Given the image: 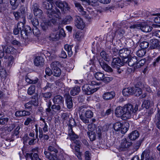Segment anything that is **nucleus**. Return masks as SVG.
<instances>
[{"instance_id": "f257e3e1", "label": "nucleus", "mask_w": 160, "mask_h": 160, "mask_svg": "<svg viewBox=\"0 0 160 160\" xmlns=\"http://www.w3.org/2000/svg\"><path fill=\"white\" fill-rule=\"evenodd\" d=\"M53 3H48L46 2H43L42 7L45 9L48 10L47 12L48 16L50 18L49 20L54 24L56 22V18H59L61 15V12L60 10L55 8L54 9L53 8Z\"/></svg>"}, {"instance_id": "f03ea898", "label": "nucleus", "mask_w": 160, "mask_h": 160, "mask_svg": "<svg viewBox=\"0 0 160 160\" xmlns=\"http://www.w3.org/2000/svg\"><path fill=\"white\" fill-rule=\"evenodd\" d=\"M48 150L50 152H53L55 154H51L48 152L45 151L44 154L46 157L49 160H56L58 158L57 154L58 152L57 147L54 145L49 146L48 147Z\"/></svg>"}, {"instance_id": "7ed1b4c3", "label": "nucleus", "mask_w": 160, "mask_h": 160, "mask_svg": "<svg viewBox=\"0 0 160 160\" xmlns=\"http://www.w3.org/2000/svg\"><path fill=\"white\" fill-rule=\"evenodd\" d=\"M124 114L123 115L124 120L130 118L134 114L133 106L131 104H127L123 106Z\"/></svg>"}, {"instance_id": "20e7f679", "label": "nucleus", "mask_w": 160, "mask_h": 160, "mask_svg": "<svg viewBox=\"0 0 160 160\" xmlns=\"http://www.w3.org/2000/svg\"><path fill=\"white\" fill-rule=\"evenodd\" d=\"M131 29H140L144 32H149L152 30V28L145 23L132 25L129 27Z\"/></svg>"}, {"instance_id": "39448f33", "label": "nucleus", "mask_w": 160, "mask_h": 160, "mask_svg": "<svg viewBox=\"0 0 160 160\" xmlns=\"http://www.w3.org/2000/svg\"><path fill=\"white\" fill-rule=\"evenodd\" d=\"M112 59L111 64V66L113 68H118L119 66H123L126 63V62L127 60V58H125V60H121L120 58L118 57H112Z\"/></svg>"}, {"instance_id": "423d86ee", "label": "nucleus", "mask_w": 160, "mask_h": 160, "mask_svg": "<svg viewBox=\"0 0 160 160\" xmlns=\"http://www.w3.org/2000/svg\"><path fill=\"white\" fill-rule=\"evenodd\" d=\"M25 10L24 7L23 6H21L18 12H13V14L17 20H25Z\"/></svg>"}, {"instance_id": "0eeeda50", "label": "nucleus", "mask_w": 160, "mask_h": 160, "mask_svg": "<svg viewBox=\"0 0 160 160\" xmlns=\"http://www.w3.org/2000/svg\"><path fill=\"white\" fill-rule=\"evenodd\" d=\"M98 88H94L92 85L86 84L82 87V90L85 94L90 95L97 91Z\"/></svg>"}, {"instance_id": "6e6552de", "label": "nucleus", "mask_w": 160, "mask_h": 160, "mask_svg": "<svg viewBox=\"0 0 160 160\" xmlns=\"http://www.w3.org/2000/svg\"><path fill=\"white\" fill-rule=\"evenodd\" d=\"M55 3L57 7L64 12H65V11H69L70 9L68 4L66 2L58 0Z\"/></svg>"}, {"instance_id": "1a4fd4ad", "label": "nucleus", "mask_w": 160, "mask_h": 160, "mask_svg": "<svg viewBox=\"0 0 160 160\" xmlns=\"http://www.w3.org/2000/svg\"><path fill=\"white\" fill-rule=\"evenodd\" d=\"M84 115L85 117L83 115L81 114L80 116V118L84 123H88L89 122L88 118H91L92 117L93 113L90 110H87L86 111Z\"/></svg>"}, {"instance_id": "9d476101", "label": "nucleus", "mask_w": 160, "mask_h": 160, "mask_svg": "<svg viewBox=\"0 0 160 160\" xmlns=\"http://www.w3.org/2000/svg\"><path fill=\"white\" fill-rule=\"evenodd\" d=\"M132 144V143L131 142L128 141L126 138H123L121 141L119 147V150L121 151L125 150L130 146Z\"/></svg>"}, {"instance_id": "9b49d317", "label": "nucleus", "mask_w": 160, "mask_h": 160, "mask_svg": "<svg viewBox=\"0 0 160 160\" xmlns=\"http://www.w3.org/2000/svg\"><path fill=\"white\" fill-rule=\"evenodd\" d=\"M98 60L101 68L105 71L108 72H113L112 68L106 63L102 59H98Z\"/></svg>"}, {"instance_id": "f8f14e48", "label": "nucleus", "mask_w": 160, "mask_h": 160, "mask_svg": "<svg viewBox=\"0 0 160 160\" xmlns=\"http://www.w3.org/2000/svg\"><path fill=\"white\" fill-rule=\"evenodd\" d=\"M32 9L34 15L39 18H41L43 12L39 8L38 5L37 3H35L33 5Z\"/></svg>"}, {"instance_id": "ddd939ff", "label": "nucleus", "mask_w": 160, "mask_h": 160, "mask_svg": "<svg viewBox=\"0 0 160 160\" xmlns=\"http://www.w3.org/2000/svg\"><path fill=\"white\" fill-rule=\"evenodd\" d=\"M130 51L128 48H123L120 49L118 52L119 56L122 57V59L125 60V58L128 59V56L130 54Z\"/></svg>"}, {"instance_id": "4468645a", "label": "nucleus", "mask_w": 160, "mask_h": 160, "mask_svg": "<svg viewBox=\"0 0 160 160\" xmlns=\"http://www.w3.org/2000/svg\"><path fill=\"white\" fill-rule=\"evenodd\" d=\"M75 25L78 29H83L85 26V23L82 19L79 17H77L75 22Z\"/></svg>"}, {"instance_id": "2eb2a0df", "label": "nucleus", "mask_w": 160, "mask_h": 160, "mask_svg": "<svg viewBox=\"0 0 160 160\" xmlns=\"http://www.w3.org/2000/svg\"><path fill=\"white\" fill-rule=\"evenodd\" d=\"M65 102L67 108L70 109H72L73 106L72 98L69 94H66Z\"/></svg>"}, {"instance_id": "dca6fc26", "label": "nucleus", "mask_w": 160, "mask_h": 160, "mask_svg": "<svg viewBox=\"0 0 160 160\" xmlns=\"http://www.w3.org/2000/svg\"><path fill=\"white\" fill-rule=\"evenodd\" d=\"M52 101L54 104L61 105L63 103L64 100L62 97L58 95L54 97Z\"/></svg>"}, {"instance_id": "f3484780", "label": "nucleus", "mask_w": 160, "mask_h": 160, "mask_svg": "<svg viewBox=\"0 0 160 160\" xmlns=\"http://www.w3.org/2000/svg\"><path fill=\"white\" fill-rule=\"evenodd\" d=\"M26 160H42L39 158L38 154L36 153H27Z\"/></svg>"}, {"instance_id": "a211bd4d", "label": "nucleus", "mask_w": 160, "mask_h": 160, "mask_svg": "<svg viewBox=\"0 0 160 160\" xmlns=\"http://www.w3.org/2000/svg\"><path fill=\"white\" fill-rule=\"evenodd\" d=\"M115 113L117 117H122V119L124 120L123 115L124 112L123 107L121 106L118 107L115 110Z\"/></svg>"}, {"instance_id": "6ab92c4d", "label": "nucleus", "mask_w": 160, "mask_h": 160, "mask_svg": "<svg viewBox=\"0 0 160 160\" xmlns=\"http://www.w3.org/2000/svg\"><path fill=\"white\" fill-rule=\"evenodd\" d=\"M44 61V59L42 57L40 56H38L35 59L34 64L36 66H41L43 65Z\"/></svg>"}, {"instance_id": "aec40b11", "label": "nucleus", "mask_w": 160, "mask_h": 160, "mask_svg": "<svg viewBox=\"0 0 160 160\" xmlns=\"http://www.w3.org/2000/svg\"><path fill=\"white\" fill-rule=\"evenodd\" d=\"M74 3L75 7L77 8V9L80 12L81 15H86V12L84 10L83 8L81 6L80 3L76 1H74Z\"/></svg>"}, {"instance_id": "412c9836", "label": "nucleus", "mask_w": 160, "mask_h": 160, "mask_svg": "<svg viewBox=\"0 0 160 160\" xmlns=\"http://www.w3.org/2000/svg\"><path fill=\"white\" fill-rule=\"evenodd\" d=\"M115 93L113 92L105 93L103 95V98L106 100H110L113 98L115 96Z\"/></svg>"}, {"instance_id": "4be33fe9", "label": "nucleus", "mask_w": 160, "mask_h": 160, "mask_svg": "<svg viewBox=\"0 0 160 160\" xmlns=\"http://www.w3.org/2000/svg\"><path fill=\"white\" fill-rule=\"evenodd\" d=\"M128 60L126 62V63L128 62V65L130 67L134 65L137 62V58L136 57H128Z\"/></svg>"}, {"instance_id": "5701e85b", "label": "nucleus", "mask_w": 160, "mask_h": 160, "mask_svg": "<svg viewBox=\"0 0 160 160\" xmlns=\"http://www.w3.org/2000/svg\"><path fill=\"white\" fill-rule=\"evenodd\" d=\"M139 136V134L137 131L135 130L132 132L128 136L130 139L131 140H135Z\"/></svg>"}, {"instance_id": "b1692460", "label": "nucleus", "mask_w": 160, "mask_h": 160, "mask_svg": "<svg viewBox=\"0 0 160 160\" xmlns=\"http://www.w3.org/2000/svg\"><path fill=\"white\" fill-rule=\"evenodd\" d=\"M153 105L154 103L152 101L147 100L143 101L142 105L143 107L146 109H148L153 106Z\"/></svg>"}, {"instance_id": "393cba45", "label": "nucleus", "mask_w": 160, "mask_h": 160, "mask_svg": "<svg viewBox=\"0 0 160 160\" xmlns=\"http://www.w3.org/2000/svg\"><path fill=\"white\" fill-rule=\"evenodd\" d=\"M73 20L72 18L70 15L66 16L62 21V24L66 25L69 24Z\"/></svg>"}, {"instance_id": "a878e982", "label": "nucleus", "mask_w": 160, "mask_h": 160, "mask_svg": "<svg viewBox=\"0 0 160 160\" xmlns=\"http://www.w3.org/2000/svg\"><path fill=\"white\" fill-rule=\"evenodd\" d=\"M80 91V87L78 86H76L71 89L70 92L72 95L74 96L78 94Z\"/></svg>"}, {"instance_id": "bb28decb", "label": "nucleus", "mask_w": 160, "mask_h": 160, "mask_svg": "<svg viewBox=\"0 0 160 160\" xmlns=\"http://www.w3.org/2000/svg\"><path fill=\"white\" fill-rule=\"evenodd\" d=\"M150 47L152 49L156 48L159 46V42L156 39H152L151 40Z\"/></svg>"}, {"instance_id": "cd10ccee", "label": "nucleus", "mask_w": 160, "mask_h": 160, "mask_svg": "<svg viewBox=\"0 0 160 160\" xmlns=\"http://www.w3.org/2000/svg\"><path fill=\"white\" fill-rule=\"evenodd\" d=\"M133 88H125L122 91V94L125 96H128L132 94Z\"/></svg>"}, {"instance_id": "c85d7f7f", "label": "nucleus", "mask_w": 160, "mask_h": 160, "mask_svg": "<svg viewBox=\"0 0 160 160\" xmlns=\"http://www.w3.org/2000/svg\"><path fill=\"white\" fill-rule=\"evenodd\" d=\"M72 46L68 44L65 45L64 46L65 49L68 52V55L69 57H71L72 54Z\"/></svg>"}, {"instance_id": "c756f323", "label": "nucleus", "mask_w": 160, "mask_h": 160, "mask_svg": "<svg viewBox=\"0 0 160 160\" xmlns=\"http://www.w3.org/2000/svg\"><path fill=\"white\" fill-rule=\"evenodd\" d=\"M52 94L51 92H42L41 96L44 98L45 100H47L50 98L52 96Z\"/></svg>"}, {"instance_id": "7c9ffc66", "label": "nucleus", "mask_w": 160, "mask_h": 160, "mask_svg": "<svg viewBox=\"0 0 160 160\" xmlns=\"http://www.w3.org/2000/svg\"><path fill=\"white\" fill-rule=\"evenodd\" d=\"M100 56L104 60L109 62L110 58L109 55L104 51H102L100 53Z\"/></svg>"}, {"instance_id": "2f4dec72", "label": "nucleus", "mask_w": 160, "mask_h": 160, "mask_svg": "<svg viewBox=\"0 0 160 160\" xmlns=\"http://www.w3.org/2000/svg\"><path fill=\"white\" fill-rule=\"evenodd\" d=\"M132 93H134L136 96H138L142 93V89L138 87L133 88Z\"/></svg>"}, {"instance_id": "473e14b6", "label": "nucleus", "mask_w": 160, "mask_h": 160, "mask_svg": "<svg viewBox=\"0 0 160 160\" xmlns=\"http://www.w3.org/2000/svg\"><path fill=\"white\" fill-rule=\"evenodd\" d=\"M145 158V160H149L150 158V152L148 151H145L141 155V160H143Z\"/></svg>"}, {"instance_id": "72a5a7b5", "label": "nucleus", "mask_w": 160, "mask_h": 160, "mask_svg": "<svg viewBox=\"0 0 160 160\" xmlns=\"http://www.w3.org/2000/svg\"><path fill=\"white\" fill-rule=\"evenodd\" d=\"M94 76L97 80L102 81L105 75L101 72H98L95 73Z\"/></svg>"}, {"instance_id": "f704fd0d", "label": "nucleus", "mask_w": 160, "mask_h": 160, "mask_svg": "<svg viewBox=\"0 0 160 160\" xmlns=\"http://www.w3.org/2000/svg\"><path fill=\"white\" fill-rule=\"evenodd\" d=\"M36 132L35 138H33L32 139L30 138L28 142V144L29 145H32L35 144V141L36 140V139L38 138V127H36L35 130Z\"/></svg>"}, {"instance_id": "c9c22d12", "label": "nucleus", "mask_w": 160, "mask_h": 160, "mask_svg": "<svg viewBox=\"0 0 160 160\" xmlns=\"http://www.w3.org/2000/svg\"><path fill=\"white\" fill-rule=\"evenodd\" d=\"M52 70V74L55 76L59 77L61 74V70L59 68H56V69H53Z\"/></svg>"}, {"instance_id": "e433bc0d", "label": "nucleus", "mask_w": 160, "mask_h": 160, "mask_svg": "<svg viewBox=\"0 0 160 160\" xmlns=\"http://www.w3.org/2000/svg\"><path fill=\"white\" fill-rule=\"evenodd\" d=\"M87 133L90 141H93L95 140L96 137V133L95 131L91 132H88Z\"/></svg>"}, {"instance_id": "4c0bfd02", "label": "nucleus", "mask_w": 160, "mask_h": 160, "mask_svg": "<svg viewBox=\"0 0 160 160\" xmlns=\"http://www.w3.org/2000/svg\"><path fill=\"white\" fill-rule=\"evenodd\" d=\"M32 105L34 106H37L38 104V95H36L32 97V100L30 101Z\"/></svg>"}, {"instance_id": "58836bf2", "label": "nucleus", "mask_w": 160, "mask_h": 160, "mask_svg": "<svg viewBox=\"0 0 160 160\" xmlns=\"http://www.w3.org/2000/svg\"><path fill=\"white\" fill-rule=\"evenodd\" d=\"M25 23V20H20L18 22L17 25V28H18L20 30H21L24 28V25Z\"/></svg>"}, {"instance_id": "ea45409f", "label": "nucleus", "mask_w": 160, "mask_h": 160, "mask_svg": "<svg viewBox=\"0 0 160 160\" xmlns=\"http://www.w3.org/2000/svg\"><path fill=\"white\" fill-rule=\"evenodd\" d=\"M122 124L119 122H117L115 123L113 125V128L114 130L116 131H120V129L122 126Z\"/></svg>"}, {"instance_id": "a19ab883", "label": "nucleus", "mask_w": 160, "mask_h": 160, "mask_svg": "<svg viewBox=\"0 0 160 160\" xmlns=\"http://www.w3.org/2000/svg\"><path fill=\"white\" fill-rule=\"evenodd\" d=\"M145 62V60L144 59H142L140 60L136 63V66L134 67L135 69H137L140 68L143 66Z\"/></svg>"}, {"instance_id": "79ce46f5", "label": "nucleus", "mask_w": 160, "mask_h": 160, "mask_svg": "<svg viewBox=\"0 0 160 160\" xmlns=\"http://www.w3.org/2000/svg\"><path fill=\"white\" fill-rule=\"evenodd\" d=\"M34 121V118L31 116L27 118L24 122V124L26 126H28L30 123L33 122Z\"/></svg>"}, {"instance_id": "37998d69", "label": "nucleus", "mask_w": 160, "mask_h": 160, "mask_svg": "<svg viewBox=\"0 0 160 160\" xmlns=\"http://www.w3.org/2000/svg\"><path fill=\"white\" fill-rule=\"evenodd\" d=\"M35 86L34 85H32L28 88V93L30 95H32L35 92Z\"/></svg>"}, {"instance_id": "c03bdc74", "label": "nucleus", "mask_w": 160, "mask_h": 160, "mask_svg": "<svg viewBox=\"0 0 160 160\" xmlns=\"http://www.w3.org/2000/svg\"><path fill=\"white\" fill-rule=\"evenodd\" d=\"M15 50V49L13 47L9 46L7 47L5 52L7 53L12 54L13 52Z\"/></svg>"}, {"instance_id": "a18cd8bd", "label": "nucleus", "mask_w": 160, "mask_h": 160, "mask_svg": "<svg viewBox=\"0 0 160 160\" xmlns=\"http://www.w3.org/2000/svg\"><path fill=\"white\" fill-rule=\"evenodd\" d=\"M146 49H142L138 50L137 52V55L140 57H142L146 53Z\"/></svg>"}, {"instance_id": "49530a36", "label": "nucleus", "mask_w": 160, "mask_h": 160, "mask_svg": "<svg viewBox=\"0 0 160 160\" xmlns=\"http://www.w3.org/2000/svg\"><path fill=\"white\" fill-rule=\"evenodd\" d=\"M61 109L60 105L54 104L52 105L51 107V110L54 111H59Z\"/></svg>"}, {"instance_id": "de8ad7c7", "label": "nucleus", "mask_w": 160, "mask_h": 160, "mask_svg": "<svg viewBox=\"0 0 160 160\" xmlns=\"http://www.w3.org/2000/svg\"><path fill=\"white\" fill-rule=\"evenodd\" d=\"M7 72L5 69L3 68L2 67H0V75L1 78H5L7 77Z\"/></svg>"}, {"instance_id": "09e8293b", "label": "nucleus", "mask_w": 160, "mask_h": 160, "mask_svg": "<svg viewBox=\"0 0 160 160\" xmlns=\"http://www.w3.org/2000/svg\"><path fill=\"white\" fill-rule=\"evenodd\" d=\"M17 0H10V3L12 6V8L13 10L16 9L18 7V4L16 3Z\"/></svg>"}, {"instance_id": "8fccbe9b", "label": "nucleus", "mask_w": 160, "mask_h": 160, "mask_svg": "<svg viewBox=\"0 0 160 160\" xmlns=\"http://www.w3.org/2000/svg\"><path fill=\"white\" fill-rule=\"evenodd\" d=\"M52 103L50 100H49V102L47 103L46 105L47 108L46 109V111L47 114L51 112V107L52 105Z\"/></svg>"}, {"instance_id": "3c124183", "label": "nucleus", "mask_w": 160, "mask_h": 160, "mask_svg": "<svg viewBox=\"0 0 160 160\" xmlns=\"http://www.w3.org/2000/svg\"><path fill=\"white\" fill-rule=\"evenodd\" d=\"M9 120V119L8 118H0V124L2 125H6Z\"/></svg>"}, {"instance_id": "603ef678", "label": "nucleus", "mask_w": 160, "mask_h": 160, "mask_svg": "<svg viewBox=\"0 0 160 160\" xmlns=\"http://www.w3.org/2000/svg\"><path fill=\"white\" fill-rule=\"evenodd\" d=\"M14 58L12 56H10L8 58V62L7 68L9 69L13 62Z\"/></svg>"}, {"instance_id": "864d4df0", "label": "nucleus", "mask_w": 160, "mask_h": 160, "mask_svg": "<svg viewBox=\"0 0 160 160\" xmlns=\"http://www.w3.org/2000/svg\"><path fill=\"white\" fill-rule=\"evenodd\" d=\"M149 45V44L148 42L146 41H143L140 43V46L142 49H145L148 47Z\"/></svg>"}, {"instance_id": "5fc2aeb1", "label": "nucleus", "mask_w": 160, "mask_h": 160, "mask_svg": "<svg viewBox=\"0 0 160 160\" xmlns=\"http://www.w3.org/2000/svg\"><path fill=\"white\" fill-rule=\"evenodd\" d=\"M113 79V78L112 77H104L102 81L105 83H108Z\"/></svg>"}, {"instance_id": "6e6d98bb", "label": "nucleus", "mask_w": 160, "mask_h": 160, "mask_svg": "<svg viewBox=\"0 0 160 160\" xmlns=\"http://www.w3.org/2000/svg\"><path fill=\"white\" fill-rule=\"evenodd\" d=\"M33 27H38L39 26V22L38 20L36 18H33L31 21Z\"/></svg>"}, {"instance_id": "4d7b16f0", "label": "nucleus", "mask_w": 160, "mask_h": 160, "mask_svg": "<svg viewBox=\"0 0 160 160\" xmlns=\"http://www.w3.org/2000/svg\"><path fill=\"white\" fill-rule=\"evenodd\" d=\"M32 31L33 34L38 36L40 34V31L38 28V27H33L32 28Z\"/></svg>"}, {"instance_id": "13d9d810", "label": "nucleus", "mask_w": 160, "mask_h": 160, "mask_svg": "<svg viewBox=\"0 0 160 160\" xmlns=\"http://www.w3.org/2000/svg\"><path fill=\"white\" fill-rule=\"evenodd\" d=\"M83 37V33L82 32L78 31L76 32L75 35V37L78 40H79L80 38Z\"/></svg>"}, {"instance_id": "bf43d9fd", "label": "nucleus", "mask_w": 160, "mask_h": 160, "mask_svg": "<svg viewBox=\"0 0 160 160\" xmlns=\"http://www.w3.org/2000/svg\"><path fill=\"white\" fill-rule=\"evenodd\" d=\"M50 37L53 40H54L56 39H58L60 38L59 35H58V33H57V32L52 33Z\"/></svg>"}, {"instance_id": "052dcab7", "label": "nucleus", "mask_w": 160, "mask_h": 160, "mask_svg": "<svg viewBox=\"0 0 160 160\" xmlns=\"http://www.w3.org/2000/svg\"><path fill=\"white\" fill-rule=\"evenodd\" d=\"M49 23L48 22H45L42 23L41 24V27L44 30H46L48 28Z\"/></svg>"}, {"instance_id": "680f3d73", "label": "nucleus", "mask_w": 160, "mask_h": 160, "mask_svg": "<svg viewBox=\"0 0 160 160\" xmlns=\"http://www.w3.org/2000/svg\"><path fill=\"white\" fill-rule=\"evenodd\" d=\"M59 62H52L51 64V67L52 70L53 69H56V68H58V66H59Z\"/></svg>"}, {"instance_id": "e2e57ef3", "label": "nucleus", "mask_w": 160, "mask_h": 160, "mask_svg": "<svg viewBox=\"0 0 160 160\" xmlns=\"http://www.w3.org/2000/svg\"><path fill=\"white\" fill-rule=\"evenodd\" d=\"M128 128L126 127L124 125H122V127L120 129V131L122 133H125L128 130Z\"/></svg>"}, {"instance_id": "0e129e2a", "label": "nucleus", "mask_w": 160, "mask_h": 160, "mask_svg": "<svg viewBox=\"0 0 160 160\" xmlns=\"http://www.w3.org/2000/svg\"><path fill=\"white\" fill-rule=\"evenodd\" d=\"M91 153L88 151H86L85 153V157L86 160H91Z\"/></svg>"}, {"instance_id": "69168bd1", "label": "nucleus", "mask_w": 160, "mask_h": 160, "mask_svg": "<svg viewBox=\"0 0 160 160\" xmlns=\"http://www.w3.org/2000/svg\"><path fill=\"white\" fill-rule=\"evenodd\" d=\"M52 84L49 83H47L46 86L44 87L42 89L45 91L47 90H50L52 88Z\"/></svg>"}, {"instance_id": "338daca9", "label": "nucleus", "mask_w": 160, "mask_h": 160, "mask_svg": "<svg viewBox=\"0 0 160 160\" xmlns=\"http://www.w3.org/2000/svg\"><path fill=\"white\" fill-rule=\"evenodd\" d=\"M88 128L89 132H94V125L92 124H89L88 125Z\"/></svg>"}, {"instance_id": "774afa93", "label": "nucleus", "mask_w": 160, "mask_h": 160, "mask_svg": "<svg viewBox=\"0 0 160 160\" xmlns=\"http://www.w3.org/2000/svg\"><path fill=\"white\" fill-rule=\"evenodd\" d=\"M57 33H58V34L59 35L60 38L62 37H64L66 35V34L63 29H61L59 30V32H57Z\"/></svg>"}]
</instances>
